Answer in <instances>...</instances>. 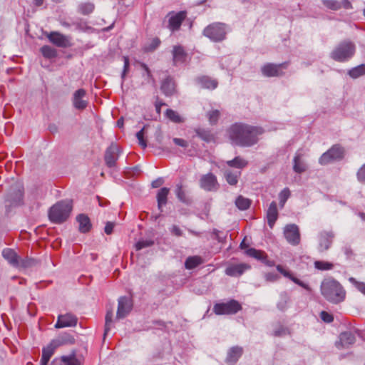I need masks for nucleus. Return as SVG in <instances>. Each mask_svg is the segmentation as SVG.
<instances>
[{
  "label": "nucleus",
  "mask_w": 365,
  "mask_h": 365,
  "mask_svg": "<svg viewBox=\"0 0 365 365\" xmlns=\"http://www.w3.org/2000/svg\"><path fill=\"white\" fill-rule=\"evenodd\" d=\"M160 44V40L158 38H154L150 44L145 48L146 51H153Z\"/></svg>",
  "instance_id": "nucleus-53"
},
{
  "label": "nucleus",
  "mask_w": 365,
  "mask_h": 365,
  "mask_svg": "<svg viewBox=\"0 0 365 365\" xmlns=\"http://www.w3.org/2000/svg\"><path fill=\"white\" fill-rule=\"evenodd\" d=\"M187 53L181 46H175L173 49V60L174 65L182 63L186 61Z\"/></svg>",
  "instance_id": "nucleus-22"
},
{
  "label": "nucleus",
  "mask_w": 365,
  "mask_h": 365,
  "mask_svg": "<svg viewBox=\"0 0 365 365\" xmlns=\"http://www.w3.org/2000/svg\"><path fill=\"white\" fill-rule=\"evenodd\" d=\"M165 116L170 121L175 123H182L185 121V118L183 117H182L177 111L172 109L166 110Z\"/></svg>",
  "instance_id": "nucleus-36"
},
{
  "label": "nucleus",
  "mask_w": 365,
  "mask_h": 365,
  "mask_svg": "<svg viewBox=\"0 0 365 365\" xmlns=\"http://www.w3.org/2000/svg\"><path fill=\"white\" fill-rule=\"evenodd\" d=\"M170 190L167 187H163L159 190L157 194V200H158V209L162 211V207L167 203L168 195L169 194Z\"/></svg>",
  "instance_id": "nucleus-33"
},
{
  "label": "nucleus",
  "mask_w": 365,
  "mask_h": 365,
  "mask_svg": "<svg viewBox=\"0 0 365 365\" xmlns=\"http://www.w3.org/2000/svg\"><path fill=\"white\" fill-rule=\"evenodd\" d=\"M287 329L284 328L283 327H280L279 329H276L274 331V335L276 336H281L287 334Z\"/></svg>",
  "instance_id": "nucleus-60"
},
{
  "label": "nucleus",
  "mask_w": 365,
  "mask_h": 365,
  "mask_svg": "<svg viewBox=\"0 0 365 365\" xmlns=\"http://www.w3.org/2000/svg\"><path fill=\"white\" fill-rule=\"evenodd\" d=\"M235 205L240 210H245L250 207L251 200L240 195L235 200Z\"/></svg>",
  "instance_id": "nucleus-41"
},
{
  "label": "nucleus",
  "mask_w": 365,
  "mask_h": 365,
  "mask_svg": "<svg viewBox=\"0 0 365 365\" xmlns=\"http://www.w3.org/2000/svg\"><path fill=\"white\" fill-rule=\"evenodd\" d=\"M348 75L352 78H357L365 75V64H361L351 68L348 71Z\"/></svg>",
  "instance_id": "nucleus-39"
},
{
  "label": "nucleus",
  "mask_w": 365,
  "mask_h": 365,
  "mask_svg": "<svg viewBox=\"0 0 365 365\" xmlns=\"http://www.w3.org/2000/svg\"><path fill=\"white\" fill-rule=\"evenodd\" d=\"M264 278L267 282H275L279 279V277L277 274L274 272H268L264 274Z\"/></svg>",
  "instance_id": "nucleus-55"
},
{
  "label": "nucleus",
  "mask_w": 365,
  "mask_h": 365,
  "mask_svg": "<svg viewBox=\"0 0 365 365\" xmlns=\"http://www.w3.org/2000/svg\"><path fill=\"white\" fill-rule=\"evenodd\" d=\"M344 157V150L341 147L335 145L321 155V164H327L340 160Z\"/></svg>",
  "instance_id": "nucleus-8"
},
{
  "label": "nucleus",
  "mask_w": 365,
  "mask_h": 365,
  "mask_svg": "<svg viewBox=\"0 0 365 365\" xmlns=\"http://www.w3.org/2000/svg\"><path fill=\"white\" fill-rule=\"evenodd\" d=\"M123 60H124V66H123V71L122 73L123 80H124L126 73L128 71V68H129V58L127 56H124Z\"/></svg>",
  "instance_id": "nucleus-59"
},
{
  "label": "nucleus",
  "mask_w": 365,
  "mask_h": 365,
  "mask_svg": "<svg viewBox=\"0 0 365 365\" xmlns=\"http://www.w3.org/2000/svg\"><path fill=\"white\" fill-rule=\"evenodd\" d=\"M2 255L8 262L15 267L19 266V257L16 252L11 249H4L2 252Z\"/></svg>",
  "instance_id": "nucleus-26"
},
{
  "label": "nucleus",
  "mask_w": 365,
  "mask_h": 365,
  "mask_svg": "<svg viewBox=\"0 0 365 365\" xmlns=\"http://www.w3.org/2000/svg\"><path fill=\"white\" fill-rule=\"evenodd\" d=\"M38 264V261L34 258L26 257L21 259L19 257V266L18 268H28L36 266Z\"/></svg>",
  "instance_id": "nucleus-43"
},
{
  "label": "nucleus",
  "mask_w": 365,
  "mask_h": 365,
  "mask_svg": "<svg viewBox=\"0 0 365 365\" xmlns=\"http://www.w3.org/2000/svg\"><path fill=\"white\" fill-rule=\"evenodd\" d=\"M77 324V318L72 314H61L58 317L56 328H63L68 327H75Z\"/></svg>",
  "instance_id": "nucleus-17"
},
{
  "label": "nucleus",
  "mask_w": 365,
  "mask_h": 365,
  "mask_svg": "<svg viewBox=\"0 0 365 365\" xmlns=\"http://www.w3.org/2000/svg\"><path fill=\"white\" fill-rule=\"evenodd\" d=\"M203 263V259L200 256L195 255L188 257L185 262V267L187 269H192Z\"/></svg>",
  "instance_id": "nucleus-34"
},
{
  "label": "nucleus",
  "mask_w": 365,
  "mask_h": 365,
  "mask_svg": "<svg viewBox=\"0 0 365 365\" xmlns=\"http://www.w3.org/2000/svg\"><path fill=\"white\" fill-rule=\"evenodd\" d=\"M284 235L287 242L292 245H297L300 242V234L296 225H288L285 227Z\"/></svg>",
  "instance_id": "nucleus-12"
},
{
  "label": "nucleus",
  "mask_w": 365,
  "mask_h": 365,
  "mask_svg": "<svg viewBox=\"0 0 365 365\" xmlns=\"http://www.w3.org/2000/svg\"><path fill=\"white\" fill-rule=\"evenodd\" d=\"M356 338L351 331L342 332L339 336V342L337 344L338 348L341 346L343 348H347L354 344Z\"/></svg>",
  "instance_id": "nucleus-21"
},
{
  "label": "nucleus",
  "mask_w": 365,
  "mask_h": 365,
  "mask_svg": "<svg viewBox=\"0 0 365 365\" xmlns=\"http://www.w3.org/2000/svg\"><path fill=\"white\" fill-rule=\"evenodd\" d=\"M322 3L328 9L337 11L341 8L340 1L337 0H322Z\"/></svg>",
  "instance_id": "nucleus-45"
},
{
  "label": "nucleus",
  "mask_w": 365,
  "mask_h": 365,
  "mask_svg": "<svg viewBox=\"0 0 365 365\" xmlns=\"http://www.w3.org/2000/svg\"><path fill=\"white\" fill-rule=\"evenodd\" d=\"M51 365H79V362L74 356H62L53 359Z\"/></svg>",
  "instance_id": "nucleus-32"
},
{
  "label": "nucleus",
  "mask_w": 365,
  "mask_h": 365,
  "mask_svg": "<svg viewBox=\"0 0 365 365\" xmlns=\"http://www.w3.org/2000/svg\"><path fill=\"white\" fill-rule=\"evenodd\" d=\"M247 256L255 258L268 267H274L275 262L274 260L268 259V256L265 252L262 250H256L255 248H247L245 251Z\"/></svg>",
  "instance_id": "nucleus-13"
},
{
  "label": "nucleus",
  "mask_w": 365,
  "mask_h": 365,
  "mask_svg": "<svg viewBox=\"0 0 365 365\" xmlns=\"http://www.w3.org/2000/svg\"><path fill=\"white\" fill-rule=\"evenodd\" d=\"M42 55L47 58H53L57 56L56 50L50 46H43L41 48Z\"/></svg>",
  "instance_id": "nucleus-44"
},
{
  "label": "nucleus",
  "mask_w": 365,
  "mask_h": 365,
  "mask_svg": "<svg viewBox=\"0 0 365 365\" xmlns=\"http://www.w3.org/2000/svg\"><path fill=\"white\" fill-rule=\"evenodd\" d=\"M287 67V63H267L262 67V73L267 77L279 76L283 74L282 69Z\"/></svg>",
  "instance_id": "nucleus-14"
},
{
  "label": "nucleus",
  "mask_w": 365,
  "mask_h": 365,
  "mask_svg": "<svg viewBox=\"0 0 365 365\" xmlns=\"http://www.w3.org/2000/svg\"><path fill=\"white\" fill-rule=\"evenodd\" d=\"M24 187L20 184L13 185L6 195V207H12L19 206L23 203Z\"/></svg>",
  "instance_id": "nucleus-6"
},
{
  "label": "nucleus",
  "mask_w": 365,
  "mask_h": 365,
  "mask_svg": "<svg viewBox=\"0 0 365 365\" xmlns=\"http://www.w3.org/2000/svg\"><path fill=\"white\" fill-rule=\"evenodd\" d=\"M226 164L228 166L232 167V168L242 169V168L246 167L248 163L245 159L242 158L240 156H237L231 160L227 161Z\"/></svg>",
  "instance_id": "nucleus-37"
},
{
  "label": "nucleus",
  "mask_w": 365,
  "mask_h": 365,
  "mask_svg": "<svg viewBox=\"0 0 365 365\" xmlns=\"http://www.w3.org/2000/svg\"><path fill=\"white\" fill-rule=\"evenodd\" d=\"M76 220L79 223V231L82 233L88 232L91 228V223L89 217L84 215L80 214L77 216Z\"/></svg>",
  "instance_id": "nucleus-29"
},
{
  "label": "nucleus",
  "mask_w": 365,
  "mask_h": 365,
  "mask_svg": "<svg viewBox=\"0 0 365 365\" xmlns=\"http://www.w3.org/2000/svg\"><path fill=\"white\" fill-rule=\"evenodd\" d=\"M200 186L202 189L207 192H216L220 188V184L217 182V177L211 173L202 175L200 177Z\"/></svg>",
  "instance_id": "nucleus-9"
},
{
  "label": "nucleus",
  "mask_w": 365,
  "mask_h": 365,
  "mask_svg": "<svg viewBox=\"0 0 365 365\" xmlns=\"http://www.w3.org/2000/svg\"><path fill=\"white\" fill-rule=\"evenodd\" d=\"M277 271L279 272H280L283 276H284L285 277H287L289 278V279H291L292 282H294L295 284L299 285L300 287H303V288H305V289H308V287L307 284H305L303 282H302L301 280H299V279H297V277H294L290 272L286 270L285 269L283 268V267L282 265H277L276 267Z\"/></svg>",
  "instance_id": "nucleus-31"
},
{
  "label": "nucleus",
  "mask_w": 365,
  "mask_h": 365,
  "mask_svg": "<svg viewBox=\"0 0 365 365\" xmlns=\"http://www.w3.org/2000/svg\"><path fill=\"white\" fill-rule=\"evenodd\" d=\"M133 307L132 300L127 297H121L118 299V306L116 317L118 319L125 317Z\"/></svg>",
  "instance_id": "nucleus-15"
},
{
  "label": "nucleus",
  "mask_w": 365,
  "mask_h": 365,
  "mask_svg": "<svg viewBox=\"0 0 365 365\" xmlns=\"http://www.w3.org/2000/svg\"><path fill=\"white\" fill-rule=\"evenodd\" d=\"M243 353V349L240 346H236L232 347L227 353L226 358V362L234 364L240 358Z\"/></svg>",
  "instance_id": "nucleus-25"
},
{
  "label": "nucleus",
  "mask_w": 365,
  "mask_h": 365,
  "mask_svg": "<svg viewBox=\"0 0 365 365\" xmlns=\"http://www.w3.org/2000/svg\"><path fill=\"white\" fill-rule=\"evenodd\" d=\"M173 140L178 146L182 148H187L188 146V142L182 138H174Z\"/></svg>",
  "instance_id": "nucleus-57"
},
{
  "label": "nucleus",
  "mask_w": 365,
  "mask_h": 365,
  "mask_svg": "<svg viewBox=\"0 0 365 365\" xmlns=\"http://www.w3.org/2000/svg\"><path fill=\"white\" fill-rule=\"evenodd\" d=\"M196 82L202 88L207 89H215L218 85V82L209 76H202L196 78Z\"/></svg>",
  "instance_id": "nucleus-24"
},
{
  "label": "nucleus",
  "mask_w": 365,
  "mask_h": 365,
  "mask_svg": "<svg viewBox=\"0 0 365 365\" xmlns=\"http://www.w3.org/2000/svg\"><path fill=\"white\" fill-rule=\"evenodd\" d=\"M47 38L58 47L66 48L70 46L68 38L58 32H51L48 34Z\"/></svg>",
  "instance_id": "nucleus-18"
},
{
  "label": "nucleus",
  "mask_w": 365,
  "mask_h": 365,
  "mask_svg": "<svg viewBox=\"0 0 365 365\" xmlns=\"http://www.w3.org/2000/svg\"><path fill=\"white\" fill-rule=\"evenodd\" d=\"M168 17V28L173 32L178 31L182 21L187 17V12L181 11L178 13L170 12L167 15Z\"/></svg>",
  "instance_id": "nucleus-10"
},
{
  "label": "nucleus",
  "mask_w": 365,
  "mask_h": 365,
  "mask_svg": "<svg viewBox=\"0 0 365 365\" xmlns=\"http://www.w3.org/2000/svg\"><path fill=\"white\" fill-rule=\"evenodd\" d=\"M356 53V45L354 42L345 40L340 42L331 52L330 56L338 62L349 61Z\"/></svg>",
  "instance_id": "nucleus-4"
},
{
  "label": "nucleus",
  "mask_w": 365,
  "mask_h": 365,
  "mask_svg": "<svg viewBox=\"0 0 365 365\" xmlns=\"http://www.w3.org/2000/svg\"><path fill=\"white\" fill-rule=\"evenodd\" d=\"M321 294L328 302L336 304L344 301L346 292L339 282L328 277L321 282Z\"/></svg>",
  "instance_id": "nucleus-2"
},
{
  "label": "nucleus",
  "mask_w": 365,
  "mask_h": 365,
  "mask_svg": "<svg viewBox=\"0 0 365 365\" xmlns=\"http://www.w3.org/2000/svg\"><path fill=\"white\" fill-rule=\"evenodd\" d=\"M171 233L175 236L180 237L182 235V231L177 225H173L171 229Z\"/></svg>",
  "instance_id": "nucleus-62"
},
{
  "label": "nucleus",
  "mask_w": 365,
  "mask_h": 365,
  "mask_svg": "<svg viewBox=\"0 0 365 365\" xmlns=\"http://www.w3.org/2000/svg\"><path fill=\"white\" fill-rule=\"evenodd\" d=\"M241 309V304L235 299L227 302L217 303L213 307V312L217 315L235 314Z\"/></svg>",
  "instance_id": "nucleus-7"
},
{
  "label": "nucleus",
  "mask_w": 365,
  "mask_h": 365,
  "mask_svg": "<svg viewBox=\"0 0 365 365\" xmlns=\"http://www.w3.org/2000/svg\"><path fill=\"white\" fill-rule=\"evenodd\" d=\"M175 194L178 200L184 203L189 204L190 203V199L187 196V194L185 190L182 187L181 184H178L176 186Z\"/></svg>",
  "instance_id": "nucleus-40"
},
{
  "label": "nucleus",
  "mask_w": 365,
  "mask_h": 365,
  "mask_svg": "<svg viewBox=\"0 0 365 365\" xmlns=\"http://www.w3.org/2000/svg\"><path fill=\"white\" fill-rule=\"evenodd\" d=\"M73 24L76 26V29L81 31H87L91 30L92 28L87 24V22L80 19L77 21L73 23Z\"/></svg>",
  "instance_id": "nucleus-48"
},
{
  "label": "nucleus",
  "mask_w": 365,
  "mask_h": 365,
  "mask_svg": "<svg viewBox=\"0 0 365 365\" xmlns=\"http://www.w3.org/2000/svg\"><path fill=\"white\" fill-rule=\"evenodd\" d=\"M112 317H113V312L108 311L106 315V324H105V331H104V336L107 334L108 331L110 329V324L112 322Z\"/></svg>",
  "instance_id": "nucleus-51"
},
{
  "label": "nucleus",
  "mask_w": 365,
  "mask_h": 365,
  "mask_svg": "<svg viewBox=\"0 0 365 365\" xmlns=\"http://www.w3.org/2000/svg\"><path fill=\"white\" fill-rule=\"evenodd\" d=\"M59 346L60 342L58 341L53 340L47 346L43 349L41 365H47L51 357L54 354L55 349Z\"/></svg>",
  "instance_id": "nucleus-19"
},
{
  "label": "nucleus",
  "mask_w": 365,
  "mask_h": 365,
  "mask_svg": "<svg viewBox=\"0 0 365 365\" xmlns=\"http://www.w3.org/2000/svg\"><path fill=\"white\" fill-rule=\"evenodd\" d=\"M335 235L331 230H324L321 233V250H327L334 240Z\"/></svg>",
  "instance_id": "nucleus-27"
},
{
  "label": "nucleus",
  "mask_w": 365,
  "mask_h": 365,
  "mask_svg": "<svg viewBox=\"0 0 365 365\" xmlns=\"http://www.w3.org/2000/svg\"><path fill=\"white\" fill-rule=\"evenodd\" d=\"M145 128L143 127L140 131L136 133V138L138 140V144L143 148H145L147 147V142L144 138L145 133Z\"/></svg>",
  "instance_id": "nucleus-49"
},
{
  "label": "nucleus",
  "mask_w": 365,
  "mask_h": 365,
  "mask_svg": "<svg viewBox=\"0 0 365 365\" xmlns=\"http://www.w3.org/2000/svg\"><path fill=\"white\" fill-rule=\"evenodd\" d=\"M334 264L331 262L327 261H321V271L331 270L334 268Z\"/></svg>",
  "instance_id": "nucleus-58"
},
{
  "label": "nucleus",
  "mask_w": 365,
  "mask_h": 365,
  "mask_svg": "<svg viewBox=\"0 0 365 365\" xmlns=\"http://www.w3.org/2000/svg\"><path fill=\"white\" fill-rule=\"evenodd\" d=\"M153 245V241L150 240H140L135 244L136 250H140L145 247H150Z\"/></svg>",
  "instance_id": "nucleus-52"
},
{
  "label": "nucleus",
  "mask_w": 365,
  "mask_h": 365,
  "mask_svg": "<svg viewBox=\"0 0 365 365\" xmlns=\"http://www.w3.org/2000/svg\"><path fill=\"white\" fill-rule=\"evenodd\" d=\"M203 34L213 41H221L226 36L225 24L212 23L205 28Z\"/></svg>",
  "instance_id": "nucleus-5"
},
{
  "label": "nucleus",
  "mask_w": 365,
  "mask_h": 365,
  "mask_svg": "<svg viewBox=\"0 0 365 365\" xmlns=\"http://www.w3.org/2000/svg\"><path fill=\"white\" fill-rule=\"evenodd\" d=\"M321 319L323 320L324 322L330 323V322H333L334 317H333L332 314H331L325 311H322L321 312Z\"/></svg>",
  "instance_id": "nucleus-54"
},
{
  "label": "nucleus",
  "mask_w": 365,
  "mask_h": 365,
  "mask_svg": "<svg viewBox=\"0 0 365 365\" xmlns=\"http://www.w3.org/2000/svg\"><path fill=\"white\" fill-rule=\"evenodd\" d=\"M289 196H290V190L287 187L283 189L280 192V193L279 194V205L281 207H284L286 201L288 200Z\"/></svg>",
  "instance_id": "nucleus-47"
},
{
  "label": "nucleus",
  "mask_w": 365,
  "mask_h": 365,
  "mask_svg": "<svg viewBox=\"0 0 365 365\" xmlns=\"http://www.w3.org/2000/svg\"><path fill=\"white\" fill-rule=\"evenodd\" d=\"M163 183L164 180L162 178H158V179L152 182V187L154 188H157L160 187Z\"/></svg>",
  "instance_id": "nucleus-63"
},
{
  "label": "nucleus",
  "mask_w": 365,
  "mask_h": 365,
  "mask_svg": "<svg viewBox=\"0 0 365 365\" xmlns=\"http://www.w3.org/2000/svg\"><path fill=\"white\" fill-rule=\"evenodd\" d=\"M250 268V266L245 263L231 264L226 268L225 274L230 277H239Z\"/></svg>",
  "instance_id": "nucleus-20"
},
{
  "label": "nucleus",
  "mask_w": 365,
  "mask_h": 365,
  "mask_svg": "<svg viewBox=\"0 0 365 365\" xmlns=\"http://www.w3.org/2000/svg\"><path fill=\"white\" fill-rule=\"evenodd\" d=\"M95 9L93 3L86 2L78 5V10L83 15H88L91 14Z\"/></svg>",
  "instance_id": "nucleus-42"
},
{
  "label": "nucleus",
  "mask_w": 365,
  "mask_h": 365,
  "mask_svg": "<svg viewBox=\"0 0 365 365\" xmlns=\"http://www.w3.org/2000/svg\"><path fill=\"white\" fill-rule=\"evenodd\" d=\"M115 224L110 222H108L105 226L104 231L107 235H110L113 232Z\"/></svg>",
  "instance_id": "nucleus-61"
},
{
  "label": "nucleus",
  "mask_w": 365,
  "mask_h": 365,
  "mask_svg": "<svg viewBox=\"0 0 365 365\" xmlns=\"http://www.w3.org/2000/svg\"><path fill=\"white\" fill-rule=\"evenodd\" d=\"M72 210V202L68 200L59 201L53 205L48 211L49 220L54 223L60 224L65 222L69 217Z\"/></svg>",
  "instance_id": "nucleus-3"
},
{
  "label": "nucleus",
  "mask_w": 365,
  "mask_h": 365,
  "mask_svg": "<svg viewBox=\"0 0 365 365\" xmlns=\"http://www.w3.org/2000/svg\"><path fill=\"white\" fill-rule=\"evenodd\" d=\"M357 179L361 182H365V164L357 172Z\"/></svg>",
  "instance_id": "nucleus-56"
},
{
  "label": "nucleus",
  "mask_w": 365,
  "mask_h": 365,
  "mask_svg": "<svg viewBox=\"0 0 365 365\" xmlns=\"http://www.w3.org/2000/svg\"><path fill=\"white\" fill-rule=\"evenodd\" d=\"M160 88L165 96H172L175 90V83L173 78L168 76L163 81Z\"/></svg>",
  "instance_id": "nucleus-28"
},
{
  "label": "nucleus",
  "mask_w": 365,
  "mask_h": 365,
  "mask_svg": "<svg viewBox=\"0 0 365 365\" xmlns=\"http://www.w3.org/2000/svg\"><path fill=\"white\" fill-rule=\"evenodd\" d=\"M86 91L83 88L76 91L73 93L72 102L73 106L77 110H83L88 106V101L84 100Z\"/></svg>",
  "instance_id": "nucleus-16"
},
{
  "label": "nucleus",
  "mask_w": 365,
  "mask_h": 365,
  "mask_svg": "<svg viewBox=\"0 0 365 365\" xmlns=\"http://www.w3.org/2000/svg\"><path fill=\"white\" fill-rule=\"evenodd\" d=\"M278 217L277 203L273 201L270 203L267 211V223L270 228H272Z\"/></svg>",
  "instance_id": "nucleus-23"
},
{
  "label": "nucleus",
  "mask_w": 365,
  "mask_h": 365,
  "mask_svg": "<svg viewBox=\"0 0 365 365\" xmlns=\"http://www.w3.org/2000/svg\"><path fill=\"white\" fill-rule=\"evenodd\" d=\"M263 133L262 128L243 123H235L229 130L230 138L232 143L250 147L258 141L257 136Z\"/></svg>",
  "instance_id": "nucleus-1"
},
{
  "label": "nucleus",
  "mask_w": 365,
  "mask_h": 365,
  "mask_svg": "<svg viewBox=\"0 0 365 365\" xmlns=\"http://www.w3.org/2000/svg\"><path fill=\"white\" fill-rule=\"evenodd\" d=\"M341 7H343L345 9H352V4L349 1V0H341L340 1Z\"/></svg>",
  "instance_id": "nucleus-64"
},
{
  "label": "nucleus",
  "mask_w": 365,
  "mask_h": 365,
  "mask_svg": "<svg viewBox=\"0 0 365 365\" xmlns=\"http://www.w3.org/2000/svg\"><path fill=\"white\" fill-rule=\"evenodd\" d=\"M220 115V111L217 110H212L207 113V117L211 124H215L217 122Z\"/></svg>",
  "instance_id": "nucleus-50"
},
{
  "label": "nucleus",
  "mask_w": 365,
  "mask_h": 365,
  "mask_svg": "<svg viewBox=\"0 0 365 365\" xmlns=\"http://www.w3.org/2000/svg\"><path fill=\"white\" fill-rule=\"evenodd\" d=\"M195 132L200 138L202 140L210 143L215 140L214 135L208 130L202 129V128H196L195 129Z\"/></svg>",
  "instance_id": "nucleus-35"
},
{
  "label": "nucleus",
  "mask_w": 365,
  "mask_h": 365,
  "mask_svg": "<svg viewBox=\"0 0 365 365\" xmlns=\"http://www.w3.org/2000/svg\"><path fill=\"white\" fill-rule=\"evenodd\" d=\"M240 175V172H232L230 170H227L225 172V178L226 181L230 185H236L237 184Z\"/></svg>",
  "instance_id": "nucleus-38"
},
{
  "label": "nucleus",
  "mask_w": 365,
  "mask_h": 365,
  "mask_svg": "<svg viewBox=\"0 0 365 365\" xmlns=\"http://www.w3.org/2000/svg\"><path fill=\"white\" fill-rule=\"evenodd\" d=\"M293 169L297 173H303L307 170V165L302 159V155L299 152H297L294 158Z\"/></svg>",
  "instance_id": "nucleus-30"
},
{
  "label": "nucleus",
  "mask_w": 365,
  "mask_h": 365,
  "mask_svg": "<svg viewBox=\"0 0 365 365\" xmlns=\"http://www.w3.org/2000/svg\"><path fill=\"white\" fill-rule=\"evenodd\" d=\"M120 153V148L115 143H111L110 145L106 149L104 159L108 167L113 168L115 165Z\"/></svg>",
  "instance_id": "nucleus-11"
},
{
  "label": "nucleus",
  "mask_w": 365,
  "mask_h": 365,
  "mask_svg": "<svg viewBox=\"0 0 365 365\" xmlns=\"http://www.w3.org/2000/svg\"><path fill=\"white\" fill-rule=\"evenodd\" d=\"M349 281L351 283L354 287L365 296V283L356 280L354 277H349Z\"/></svg>",
  "instance_id": "nucleus-46"
}]
</instances>
